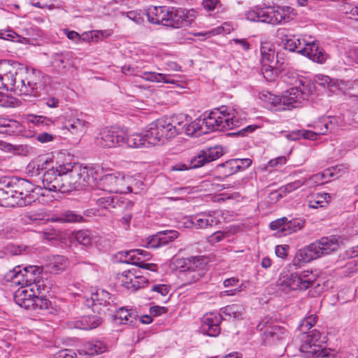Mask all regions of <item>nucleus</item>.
<instances>
[{"label": "nucleus", "instance_id": "1", "mask_svg": "<svg viewBox=\"0 0 358 358\" xmlns=\"http://www.w3.org/2000/svg\"><path fill=\"white\" fill-rule=\"evenodd\" d=\"M203 115V118H199L191 123L188 117L182 115L168 117L172 129L175 130V136L183 132L187 135H193L196 130H201L204 133L230 130L239 127L245 120V117H241L240 112L225 106L215 108L207 115Z\"/></svg>", "mask_w": 358, "mask_h": 358}, {"label": "nucleus", "instance_id": "2", "mask_svg": "<svg viewBox=\"0 0 358 358\" xmlns=\"http://www.w3.org/2000/svg\"><path fill=\"white\" fill-rule=\"evenodd\" d=\"M338 247V242L335 238L322 237L306 248L299 250L294 257L293 264L300 267L301 265L322 255H329L337 250Z\"/></svg>", "mask_w": 358, "mask_h": 358}, {"label": "nucleus", "instance_id": "3", "mask_svg": "<svg viewBox=\"0 0 358 358\" xmlns=\"http://www.w3.org/2000/svg\"><path fill=\"white\" fill-rule=\"evenodd\" d=\"M49 80L50 78L39 70L22 68L17 71V88L20 95L36 96L41 90L45 89Z\"/></svg>", "mask_w": 358, "mask_h": 358}, {"label": "nucleus", "instance_id": "4", "mask_svg": "<svg viewBox=\"0 0 358 358\" xmlns=\"http://www.w3.org/2000/svg\"><path fill=\"white\" fill-rule=\"evenodd\" d=\"M62 176V193L78 190L88 182L90 176L85 167L79 164L60 165Z\"/></svg>", "mask_w": 358, "mask_h": 358}, {"label": "nucleus", "instance_id": "5", "mask_svg": "<svg viewBox=\"0 0 358 358\" xmlns=\"http://www.w3.org/2000/svg\"><path fill=\"white\" fill-rule=\"evenodd\" d=\"M342 167H343V165L334 166L331 169L325 170L323 173L315 174L310 177L308 179L301 178L300 180L289 182L284 186H282L278 190L272 192L270 194V198L271 200L278 201L279 199L285 196L287 194L297 189L302 185L311 187L313 185L327 182V180H324V178L327 176L333 177L336 174V173L334 171H336L337 170L338 171H340Z\"/></svg>", "mask_w": 358, "mask_h": 358}, {"label": "nucleus", "instance_id": "6", "mask_svg": "<svg viewBox=\"0 0 358 358\" xmlns=\"http://www.w3.org/2000/svg\"><path fill=\"white\" fill-rule=\"evenodd\" d=\"M342 167H343V165L334 166L331 169L325 170L323 173L315 174L310 177L308 179L301 178L300 180L289 182L284 186H282L278 190L272 192L270 194V198L271 200L278 201L279 199L285 196L287 194L297 189L302 185L311 187L313 185L327 182V180H324V178L327 176L333 177L336 174V173L334 171H336L337 170L338 171H340Z\"/></svg>", "mask_w": 358, "mask_h": 358}, {"label": "nucleus", "instance_id": "7", "mask_svg": "<svg viewBox=\"0 0 358 358\" xmlns=\"http://www.w3.org/2000/svg\"><path fill=\"white\" fill-rule=\"evenodd\" d=\"M11 187L14 192L15 203L20 206L30 205L38 200L40 196L45 195L43 187L34 185L23 178L11 180Z\"/></svg>", "mask_w": 358, "mask_h": 358}, {"label": "nucleus", "instance_id": "8", "mask_svg": "<svg viewBox=\"0 0 358 358\" xmlns=\"http://www.w3.org/2000/svg\"><path fill=\"white\" fill-rule=\"evenodd\" d=\"M324 339L321 338V334L317 329L303 331L300 334V350L306 353L308 357H328L334 350L324 345Z\"/></svg>", "mask_w": 358, "mask_h": 358}, {"label": "nucleus", "instance_id": "9", "mask_svg": "<svg viewBox=\"0 0 358 358\" xmlns=\"http://www.w3.org/2000/svg\"><path fill=\"white\" fill-rule=\"evenodd\" d=\"M257 329L262 331V343L264 345H283L287 341L288 330L273 322L270 318H264L257 324Z\"/></svg>", "mask_w": 358, "mask_h": 358}, {"label": "nucleus", "instance_id": "10", "mask_svg": "<svg viewBox=\"0 0 358 358\" xmlns=\"http://www.w3.org/2000/svg\"><path fill=\"white\" fill-rule=\"evenodd\" d=\"M178 265L180 268L179 277L184 282V285H191L197 282L206 271V264L196 257L179 262Z\"/></svg>", "mask_w": 358, "mask_h": 358}, {"label": "nucleus", "instance_id": "11", "mask_svg": "<svg viewBox=\"0 0 358 358\" xmlns=\"http://www.w3.org/2000/svg\"><path fill=\"white\" fill-rule=\"evenodd\" d=\"M175 130L172 129L168 117H164L150 123L146 130V137L152 145L164 144L166 140L175 137Z\"/></svg>", "mask_w": 358, "mask_h": 358}, {"label": "nucleus", "instance_id": "12", "mask_svg": "<svg viewBox=\"0 0 358 358\" xmlns=\"http://www.w3.org/2000/svg\"><path fill=\"white\" fill-rule=\"evenodd\" d=\"M315 279V275L311 271L295 272L282 280L280 279L279 286L280 289L285 292H288L290 289L306 290L312 286Z\"/></svg>", "mask_w": 358, "mask_h": 358}, {"label": "nucleus", "instance_id": "13", "mask_svg": "<svg viewBox=\"0 0 358 358\" xmlns=\"http://www.w3.org/2000/svg\"><path fill=\"white\" fill-rule=\"evenodd\" d=\"M223 155V149L220 146L209 148L206 150H201L198 155L194 157L189 165L179 163L172 166L173 171H185L189 169H196L201 167L206 163L216 160Z\"/></svg>", "mask_w": 358, "mask_h": 358}, {"label": "nucleus", "instance_id": "14", "mask_svg": "<svg viewBox=\"0 0 358 358\" xmlns=\"http://www.w3.org/2000/svg\"><path fill=\"white\" fill-rule=\"evenodd\" d=\"M166 11L164 26L175 29L190 25L196 17L194 10L182 8L168 7Z\"/></svg>", "mask_w": 358, "mask_h": 358}, {"label": "nucleus", "instance_id": "15", "mask_svg": "<svg viewBox=\"0 0 358 358\" xmlns=\"http://www.w3.org/2000/svg\"><path fill=\"white\" fill-rule=\"evenodd\" d=\"M0 89L13 92L17 95L20 94V91L17 88V71H15L13 67L7 61L0 62Z\"/></svg>", "mask_w": 358, "mask_h": 358}, {"label": "nucleus", "instance_id": "16", "mask_svg": "<svg viewBox=\"0 0 358 358\" xmlns=\"http://www.w3.org/2000/svg\"><path fill=\"white\" fill-rule=\"evenodd\" d=\"M50 66L53 72L60 76L66 75L74 68L73 53L64 51L52 54Z\"/></svg>", "mask_w": 358, "mask_h": 358}, {"label": "nucleus", "instance_id": "17", "mask_svg": "<svg viewBox=\"0 0 358 358\" xmlns=\"http://www.w3.org/2000/svg\"><path fill=\"white\" fill-rule=\"evenodd\" d=\"M95 141L97 145L102 148H115L124 143V133L115 129H105Z\"/></svg>", "mask_w": 358, "mask_h": 358}, {"label": "nucleus", "instance_id": "18", "mask_svg": "<svg viewBox=\"0 0 358 358\" xmlns=\"http://www.w3.org/2000/svg\"><path fill=\"white\" fill-rule=\"evenodd\" d=\"M124 178H119L113 174H107L102 176L99 182L98 187L104 192L112 193L131 192L132 189L129 186L124 187Z\"/></svg>", "mask_w": 358, "mask_h": 358}, {"label": "nucleus", "instance_id": "19", "mask_svg": "<svg viewBox=\"0 0 358 358\" xmlns=\"http://www.w3.org/2000/svg\"><path fill=\"white\" fill-rule=\"evenodd\" d=\"M42 183L43 189L51 192H62V176L60 165L56 168H50L43 173Z\"/></svg>", "mask_w": 358, "mask_h": 358}, {"label": "nucleus", "instance_id": "20", "mask_svg": "<svg viewBox=\"0 0 358 358\" xmlns=\"http://www.w3.org/2000/svg\"><path fill=\"white\" fill-rule=\"evenodd\" d=\"M178 236L179 233L176 230L161 231L149 236L146 240L145 246L152 249L163 247L173 242Z\"/></svg>", "mask_w": 358, "mask_h": 358}, {"label": "nucleus", "instance_id": "21", "mask_svg": "<svg viewBox=\"0 0 358 358\" xmlns=\"http://www.w3.org/2000/svg\"><path fill=\"white\" fill-rule=\"evenodd\" d=\"M222 320V316L217 313H208L203 320L201 331L209 336H217L220 334V324Z\"/></svg>", "mask_w": 358, "mask_h": 358}, {"label": "nucleus", "instance_id": "22", "mask_svg": "<svg viewBox=\"0 0 358 358\" xmlns=\"http://www.w3.org/2000/svg\"><path fill=\"white\" fill-rule=\"evenodd\" d=\"M299 54L307 57L314 62L320 64L324 63L327 57L323 49L320 48L314 41H307L305 40L302 49L299 50Z\"/></svg>", "mask_w": 358, "mask_h": 358}, {"label": "nucleus", "instance_id": "23", "mask_svg": "<svg viewBox=\"0 0 358 358\" xmlns=\"http://www.w3.org/2000/svg\"><path fill=\"white\" fill-rule=\"evenodd\" d=\"M91 300L92 306L99 313L102 311L105 313L106 311L110 310L113 301L111 300L110 293L107 291L102 289H96L95 292L91 294Z\"/></svg>", "mask_w": 358, "mask_h": 358}, {"label": "nucleus", "instance_id": "24", "mask_svg": "<svg viewBox=\"0 0 358 358\" xmlns=\"http://www.w3.org/2000/svg\"><path fill=\"white\" fill-rule=\"evenodd\" d=\"M259 97L263 102L264 107L268 110L275 111L286 110L281 96L274 95L268 92H263L259 94Z\"/></svg>", "mask_w": 358, "mask_h": 358}, {"label": "nucleus", "instance_id": "25", "mask_svg": "<svg viewBox=\"0 0 358 358\" xmlns=\"http://www.w3.org/2000/svg\"><path fill=\"white\" fill-rule=\"evenodd\" d=\"M97 189H94L91 194V200L94 201L99 206L105 208H114L120 206L124 202L121 201L118 196L107 195L99 197Z\"/></svg>", "mask_w": 358, "mask_h": 358}, {"label": "nucleus", "instance_id": "26", "mask_svg": "<svg viewBox=\"0 0 358 358\" xmlns=\"http://www.w3.org/2000/svg\"><path fill=\"white\" fill-rule=\"evenodd\" d=\"M5 280L12 282L15 285H20L21 287H28L32 286L29 278L25 277L24 269H21L20 266H16L13 269L10 270L4 276Z\"/></svg>", "mask_w": 358, "mask_h": 358}, {"label": "nucleus", "instance_id": "27", "mask_svg": "<svg viewBox=\"0 0 358 358\" xmlns=\"http://www.w3.org/2000/svg\"><path fill=\"white\" fill-rule=\"evenodd\" d=\"M282 99L286 109L299 107L305 101L300 93V88L295 87L285 91Z\"/></svg>", "mask_w": 358, "mask_h": 358}, {"label": "nucleus", "instance_id": "28", "mask_svg": "<svg viewBox=\"0 0 358 358\" xmlns=\"http://www.w3.org/2000/svg\"><path fill=\"white\" fill-rule=\"evenodd\" d=\"M35 296L34 287L29 289L27 287H21L15 292L14 300L19 306L29 310Z\"/></svg>", "mask_w": 358, "mask_h": 358}, {"label": "nucleus", "instance_id": "29", "mask_svg": "<svg viewBox=\"0 0 358 358\" xmlns=\"http://www.w3.org/2000/svg\"><path fill=\"white\" fill-rule=\"evenodd\" d=\"M108 349L107 345L102 341L92 340L85 343L78 350L80 355L94 356L105 352Z\"/></svg>", "mask_w": 358, "mask_h": 358}, {"label": "nucleus", "instance_id": "30", "mask_svg": "<svg viewBox=\"0 0 358 358\" xmlns=\"http://www.w3.org/2000/svg\"><path fill=\"white\" fill-rule=\"evenodd\" d=\"M167 6H150L145 11L149 22L154 24H161L164 26L166 16H168L169 12Z\"/></svg>", "mask_w": 358, "mask_h": 358}, {"label": "nucleus", "instance_id": "31", "mask_svg": "<svg viewBox=\"0 0 358 358\" xmlns=\"http://www.w3.org/2000/svg\"><path fill=\"white\" fill-rule=\"evenodd\" d=\"M134 252H120V261L126 264L136 265L140 268H145L152 271H157V266L155 264L145 263L144 259L136 258L134 256Z\"/></svg>", "mask_w": 358, "mask_h": 358}, {"label": "nucleus", "instance_id": "32", "mask_svg": "<svg viewBox=\"0 0 358 358\" xmlns=\"http://www.w3.org/2000/svg\"><path fill=\"white\" fill-rule=\"evenodd\" d=\"M67 267V259L62 255H54L49 257L45 268L52 274H59Z\"/></svg>", "mask_w": 358, "mask_h": 358}, {"label": "nucleus", "instance_id": "33", "mask_svg": "<svg viewBox=\"0 0 358 358\" xmlns=\"http://www.w3.org/2000/svg\"><path fill=\"white\" fill-rule=\"evenodd\" d=\"M87 127V122L80 118H71L66 120L64 125L69 132L79 138L85 133Z\"/></svg>", "mask_w": 358, "mask_h": 358}, {"label": "nucleus", "instance_id": "34", "mask_svg": "<svg viewBox=\"0 0 358 358\" xmlns=\"http://www.w3.org/2000/svg\"><path fill=\"white\" fill-rule=\"evenodd\" d=\"M102 323V319L96 315L83 316L73 322L74 327L83 330H91L98 327Z\"/></svg>", "mask_w": 358, "mask_h": 358}, {"label": "nucleus", "instance_id": "35", "mask_svg": "<svg viewBox=\"0 0 358 358\" xmlns=\"http://www.w3.org/2000/svg\"><path fill=\"white\" fill-rule=\"evenodd\" d=\"M124 143L129 148H140L152 145L148 138L146 137V131L143 134H132L126 136L124 134Z\"/></svg>", "mask_w": 358, "mask_h": 358}, {"label": "nucleus", "instance_id": "36", "mask_svg": "<svg viewBox=\"0 0 358 358\" xmlns=\"http://www.w3.org/2000/svg\"><path fill=\"white\" fill-rule=\"evenodd\" d=\"M192 222L198 229H206L216 226L220 223V220L210 213H203L196 216Z\"/></svg>", "mask_w": 358, "mask_h": 358}, {"label": "nucleus", "instance_id": "37", "mask_svg": "<svg viewBox=\"0 0 358 358\" xmlns=\"http://www.w3.org/2000/svg\"><path fill=\"white\" fill-rule=\"evenodd\" d=\"M330 199V194L326 192L312 194L307 197L308 206L310 208L324 207L329 203Z\"/></svg>", "mask_w": 358, "mask_h": 358}, {"label": "nucleus", "instance_id": "38", "mask_svg": "<svg viewBox=\"0 0 358 358\" xmlns=\"http://www.w3.org/2000/svg\"><path fill=\"white\" fill-rule=\"evenodd\" d=\"M31 303L29 310L34 313L45 315L46 313H50L51 301L45 297L36 296Z\"/></svg>", "mask_w": 358, "mask_h": 358}, {"label": "nucleus", "instance_id": "39", "mask_svg": "<svg viewBox=\"0 0 358 358\" xmlns=\"http://www.w3.org/2000/svg\"><path fill=\"white\" fill-rule=\"evenodd\" d=\"M292 8L289 6H275L273 7V13L274 20L273 24H278L287 22L292 20L290 16Z\"/></svg>", "mask_w": 358, "mask_h": 358}, {"label": "nucleus", "instance_id": "40", "mask_svg": "<svg viewBox=\"0 0 358 358\" xmlns=\"http://www.w3.org/2000/svg\"><path fill=\"white\" fill-rule=\"evenodd\" d=\"M21 124L19 122L0 117V133L12 134L21 131Z\"/></svg>", "mask_w": 358, "mask_h": 358}, {"label": "nucleus", "instance_id": "41", "mask_svg": "<svg viewBox=\"0 0 358 358\" xmlns=\"http://www.w3.org/2000/svg\"><path fill=\"white\" fill-rule=\"evenodd\" d=\"M304 38H298L296 36H285L284 41V48L290 52H296L299 53L300 49H302L305 42Z\"/></svg>", "mask_w": 358, "mask_h": 358}, {"label": "nucleus", "instance_id": "42", "mask_svg": "<svg viewBox=\"0 0 358 358\" xmlns=\"http://www.w3.org/2000/svg\"><path fill=\"white\" fill-rule=\"evenodd\" d=\"M295 87L300 88V93L304 100H307L308 97L313 94L315 90V86L313 82L307 79L296 80Z\"/></svg>", "mask_w": 358, "mask_h": 358}, {"label": "nucleus", "instance_id": "43", "mask_svg": "<svg viewBox=\"0 0 358 358\" xmlns=\"http://www.w3.org/2000/svg\"><path fill=\"white\" fill-rule=\"evenodd\" d=\"M120 279L121 280L122 285L127 289L136 291L140 287L138 278L131 271H124Z\"/></svg>", "mask_w": 358, "mask_h": 358}, {"label": "nucleus", "instance_id": "44", "mask_svg": "<svg viewBox=\"0 0 358 358\" xmlns=\"http://www.w3.org/2000/svg\"><path fill=\"white\" fill-rule=\"evenodd\" d=\"M13 189L11 187V180L4 187L0 188V204H10L14 206L15 199L14 197Z\"/></svg>", "mask_w": 358, "mask_h": 358}, {"label": "nucleus", "instance_id": "45", "mask_svg": "<svg viewBox=\"0 0 358 358\" xmlns=\"http://www.w3.org/2000/svg\"><path fill=\"white\" fill-rule=\"evenodd\" d=\"M317 135L318 134L316 132L303 129L292 131V132L286 134L285 137L287 139L290 141H297L301 138L313 141L317 139Z\"/></svg>", "mask_w": 358, "mask_h": 358}, {"label": "nucleus", "instance_id": "46", "mask_svg": "<svg viewBox=\"0 0 358 358\" xmlns=\"http://www.w3.org/2000/svg\"><path fill=\"white\" fill-rule=\"evenodd\" d=\"M52 220L60 222H80L83 220V217L73 211L65 210L53 217Z\"/></svg>", "mask_w": 358, "mask_h": 358}, {"label": "nucleus", "instance_id": "47", "mask_svg": "<svg viewBox=\"0 0 358 358\" xmlns=\"http://www.w3.org/2000/svg\"><path fill=\"white\" fill-rule=\"evenodd\" d=\"M24 271L25 272V277L29 278V281L32 284V286L37 287V289H40V285H37L38 282V278L40 274L42 273L43 269L41 267L36 266H30L24 267Z\"/></svg>", "mask_w": 358, "mask_h": 358}, {"label": "nucleus", "instance_id": "48", "mask_svg": "<svg viewBox=\"0 0 358 358\" xmlns=\"http://www.w3.org/2000/svg\"><path fill=\"white\" fill-rule=\"evenodd\" d=\"M305 224V220L303 218H294L285 221L286 231L284 232V236L289 235L292 233L296 232L301 229Z\"/></svg>", "mask_w": 358, "mask_h": 358}, {"label": "nucleus", "instance_id": "49", "mask_svg": "<svg viewBox=\"0 0 358 358\" xmlns=\"http://www.w3.org/2000/svg\"><path fill=\"white\" fill-rule=\"evenodd\" d=\"M243 308L238 304L227 306L222 310V313L233 319H240L243 315Z\"/></svg>", "mask_w": 358, "mask_h": 358}, {"label": "nucleus", "instance_id": "50", "mask_svg": "<svg viewBox=\"0 0 358 358\" xmlns=\"http://www.w3.org/2000/svg\"><path fill=\"white\" fill-rule=\"evenodd\" d=\"M92 232L88 229H81L75 233V238L81 245H90L92 241Z\"/></svg>", "mask_w": 358, "mask_h": 358}, {"label": "nucleus", "instance_id": "51", "mask_svg": "<svg viewBox=\"0 0 358 358\" xmlns=\"http://www.w3.org/2000/svg\"><path fill=\"white\" fill-rule=\"evenodd\" d=\"M317 317L315 315H310L305 317L298 327V330L303 333V331H310V329L316 324Z\"/></svg>", "mask_w": 358, "mask_h": 358}, {"label": "nucleus", "instance_id": "52", "mask_svg": "<svg viewBox=\"0 0 358 358\" xmlns=\"http://www.w3.org/2000/svg\"><path fill=\"white\" fill-rule=\"evenodd\" d=\"M219 166L224 169L223 173L225 176H229L238 171V168H237L234 159L220 164Z\"/></svg>", "mask_w": 358, "mask_h": 358}, {"label": "nucleus", "instance_id": "53", "mask_svg": "<svg viewBox=\"0 0 358 358\" xmlns=\"http://www.w3.org/2000/svg\"><path fill=\"white\" fill-rule=\"evenodd\" d=\"M56 0H30V4L39 8H48L52 10L55 8V2Z\"/></svg>", "mask_w": 358, "mask_h": 358}, {"label": "nucleus", "instance_id": "54", "mask_svg": "<svg viewBox=\"0 0 358 358\" xmlns=\"http://www.w3.org/2000/svg\"><path fill=\"white\" fill-rule=\"evenodd\" d=\"M274 20L273 7H268L266 9L260 8V22L272 24Z\"/></svg>", "mask_w": 358, "mask_h": 358}, {"label": "nucleus", "instance_id": "55", "mask_svg": "<svg viewBox=\"0 0 358 358\" xmlns=\"http://www.w3.org/2000/svg\"><path fill=\"white\" fill-rule=\"evenodd\" d=\"M18 236V231L12 226L6 225L0 229V237L2 238H13Z\"/></svg>", "mask_w": 358, "mask_h": 358}, {"label": "nucleus", "instance_id": "56", "mask_svg": "<svg viewBox=\"0 0 358 358\" xmlns=\"http://www.w3.org/2000/svg\"><path fill=\"white\" fill-rule=\"evenodd\" d=\"M0 38L10 41H20V36L11 29L0 30Z\"/></svg>", "mask_w": 358, "mask_h": 358}, {"label": "nucleus", "instance_id": "57", "mask_svg": "<svg viewBox=\"0 0 358 358\" xmlns=\"http://www.w3.org/2000/svg\"><path fill=\"white\" fill-rule=\"evenodd\" d=\"M285 221H287L285 217L273 221L270 223V228L272 230H278L284 236V232L286 231Z\"/></svg>", "mask_w": 358, "mask_h": 358}, {"label": "nucleus", "instance_id": "58", "mask_svg": "<svg viewBox=\"0 0 358 358\" xmlns=\"http://www.w3.org/2000/svg\"><path fill=\"white\" fill-rule=\"evenodd\" d=\"M141 77L147 81L160 83L164 76L163 73L146 71L143 73Z\"/></svg>", "mask_w": 358, "mask_h": 358}, {"label": "nucleus", "instance_id": "59", "mask_svg": "<svg viewBox=\"0 0 358 358\" xmlns=\"http://www.w3.org/2000/svg\"><path fill=\"white\" fill-rule=\"evenodd\" d=\"M275 50L273 49L268 50V53L264 54V56L262 57V62L263 64V66L275 64Z\"/></svg>", "mask_w": 358, "mask_h": 358}, {"label": "nucleus", "instance_id": "60", "mask_svg": "<svg viewBox=\"0 0 358 358\" xmlns=\"http://www.w3.org/2000/svg\"><path fill=\"white\" fill-rule=\"evenodd\" d=\"M141 10H131L127 13V16L130 20H133L137 24H141L144 22L143 15Z\"/></svg>", "mask_w": 358, "mask_h": 358}, {"label": "nucleus", "instance_id": "61", "mask_svg": "<svg viewBox=\"0 0 358 358\" xmlns=\"http://www.w3.org/2000/svg\"><path fill=\"white\" fill-rule=\"evenodd\" d=\"M343 11L345 13L350 15V18L358 20V6L346 4L344 6Z\"/></svg>", "mask_w": 358, "mask_h": 358}, {"label": "nucleus", "instance_id": "62", "mask_svg": "<svg viewBox=\"0 0 358 358\" xmlns=\"http://www.w3.org/2000/svg\"><path fill=\"white\" fill-rule=\"evenodd\" d=\"M129 310L124 308H121L117 312L116 315V318L120 320V322L122 324H128V320L129 318L128 315H129Z\"/></svg>", "mask_w": 358, "mask_h": 358}, {"label": "nucleus", "instance_id": "63", "mask_svg": "<svg viewBox=\"0 0 358 358\" xmlns=\"http://www.w3.org/2000/svg\"><path fill=\"white\" fill-rule=\"evenodd\" d=\"M257 128H259V126L256 124L248 125L241 129L238 131L234 133V134L241 136H247L250 134L254 132Z\"/></svg>", "mask_w": 358, "mask_h": 358}, {"label": "nucleus", "instance_id": "64", "mask_svg": "<svg viewBox=\"0 0 358 358\" xmlns=\"http://www.w3.org/2000/svg\"><path fill=\"white\" fill-rule=\"evenodd\" d=\"M287 162V159L284 156H280L275 159H271L266 164V168L268 167H278L282 164H285Z\"/></svg>", "mask_w": 358, "mask_h": 358}]
</instances>
